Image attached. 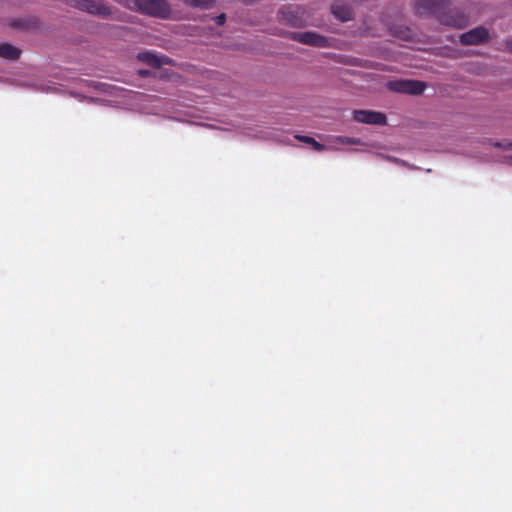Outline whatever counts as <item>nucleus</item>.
<instances>
[{"mask_svg": "<svg viewBox=\"0 0 512 512\" xmlns=\"http://www.w3.org/2000/svg\"><path fill=\"white\" fill-rule=\"evenodd\" d=\"M280 20L294 27H303L306 25L304 11L298 7H284L279 11Z\"/></svg>", "mask_w": 512, "mask_h": 512, "instance_id": "obj_3", "label": "nucleus"}, {"mask_svg": "<svg viewBox=\"0 0 512 512\" xmlns=\"http://www.w3.org/2000/svg\"><path fill=\"white\" fill-rule=\"evenodd\" d=\"M495 147L502 148V149H512V143H501V142H495L493 143Z\"/></svg>", "mask_w": 512, "mask_h": 512, "instance_id": "obj_16", "label": "nucleus"}, {"mask_svg": "<svg viewBox=\"0 0 512 512\" xmlns=\"http://www.w3.org/2000/svg\"><path fill=\"white\" fill-rule=\"evenodd\" d=\"M332 13L341 21H349L352 19L353 11L351 7L343 3H335L332 5Z\"/></svg>", "mask_w": 512, "mask_h": 512, "instance_id": "obj_9", "label": "nucleus"}, {"mask_svg": "<svg viewBox=\"0 0 512 512\" xmlns=\"http://www.w3.org/2000/svg\"><path fill=\"white\" fill-rule=\"evenodd\" d=\"M0 56L6 59L14 60L20 56V50L12 45L0 44Z\"/></svg>", "mask_w": 512, "mask_h": 512, "instance_id": "obj_12", "label": "nucleus"}, {"mask_svg": "<svg viewBox=\"0 0 512 512\" xmlns=\"http://www.w3.org/2000/svg\"><path fill=\"white\" fill-rule=\"evenodd\" d=\"M326 142L331 151H341L346 145H360L361 139L347 136H327Z\"/></svg>", "mask_w": 512, "mask_h": 512, "instance_id": "obj_8", "label": "nucleus"}, {"mask_svg": "<svg viewBox=\"0 0 512 512\" xmlns=\"http://www.w3.org/2000/svg\"><path fill=\"white\" fill-rule=\"evenodd\" d=\"M85 9L92 14H101L104 13V8L100 7L99 5H96L94 3L87 2L85 4Z\"/></svg>", "mask_w": 512, "mask_h": 512, "instance_id": "obj_14", "label": "nucleus"}, {"mask_svg": "<svg viewBox=\"0 0 512 512\" xmlns=\"http://www.w3.org/2000/svg\"><path fill=\"white\" fill-rule=\"evenodd\" d=\"M293 39L302 44L315 47H329L331 45V42L328 38L311 31L294 33Z\"/></svg>", "mask_w": 512, "mask_h": 512, "instance_id": "obj_4", "label": "nucleus"}, {"mask_svg": "<svg viewBox=\"0 0 512 512\" xmlns=\"http://www.w3.org/2000/svg\"><path fill=\"white\" fill-rule=\"evenodd\" d=\"M355 121L370 125H385L386 115L381 112L371 110H355L353 112Z\"/></svg>", "mask_w": 512, "mask_h": 512, "instance_id": "obj_6", "label": "nucleus"}, {"mask_svg": "<svg viewBox=\"0 0 512 512\" xmlns=\"http://www.w3.org/2000/svg\"><path fill=\"white\" fill-rule=\"evenodd\" d=\"M138 59L152 67H159L168 63V59L158 56L152 52H142L138 54Z\"/></svg>", "mask_w": 512, "mask_h": 512, "instance_id": "obj_11", "label": "nucleus"}, {"mask_svg": "<svg viewBox=\"0 0 512 512\" xmlns=\"http://www.w3.org/2000/svg\"><path fill=\"white\" fill-rule=\"evenodd\" d=\"M215 21H216V23H217L218 25H222V24H224V23H225V21H226V15H225V14H221V15L217 16V17L215 18Z\"/></svg>", "mask_w": 512, "mask_h": 512, "instance_id": "obj_18", "label": "nucleus"}, {"mask_svg": "<svg viewBox=\"0 0 512 512\" xmlns=\"http://www.w3.org/2000/svg\"><path fill=\"white\" fill-rule=\"evenodd\" d=\"M431 2L432 0H421L419 6H428Z\"/></svg>", "mask_w": 512, "mask_h": 512, "instance_id": "obj_19", "label": "nucleus"}, {"mask_svg": "<svg viewBox=\"0 0 512 512\" xmlns=\"http://www.w3.org/2000/svg\"><path fill=\"white\" fill-rule=\"evenodd\" d=\"M190 7L209 9L213 6L215 0H183Z\"/></svg>", "mask_w": 512, "mask_h": 512, "instance_id": "obj_13", "label": "nucleus"}, {"mask_svg": "<svg viewBox=\"0 0 512 512\" xmlns=\"http://www.w3.org/2000/svg\"><path fill=\"white\" fill-rule=\"evenodd\" d=\"M312 148L315 150V151H325V150H329L328 149V143L325 141V144H321L319 142H317L316 140H314V142H312Z\"/></svg>", "mask_w": 512, "mask_h": 512, "instance_id": "obj_15", "label": "nucleus"}, {"mask_svg": "<svg viewBox=\"0 0 512 512\" xmlns=\"http://www.w3.org/2000/svg\"><path fill=\"white\" fill-rule=\"evenodd\" d=\"M296 138L302 142L312 144L314 142V139L308 136H296Z\"/></svg>", "mask_w": 512, "mask_h": 512, "instance_id": "obj_17", "label": "nucleus"}, {"mask_svg": "<svg viewBox=\"0 0 512 512\" xmlns=\"http://www.w3.org/2000/svg\"><path fill=\"white\" fill-rule=\"evenodd\" d=\"M387 88L397 93L419 95L425 90V83L417 80H394L386 84Z\"/></svg>", "mask_w": 512, "mask_h": 512, "instance_id": "obj_2", "label": "nucleus"}, {"mask_svg": "<svg viewBox=\"0 0 512 512\" xmlns=\"http://www.w3.org/2000/svg\"><path fill=\"white\" fill-rule=\"evenodd\" d=\"M510 50H512V40L508 43Z\"/></svg>", "mask_w": 512, "mask_h": 512, "instance_id": "obj_21", "label": "nucleus"}, {"mask_svg": "<svg viewBox=\"0 0 512 512\" xmlns=\"http://www.w3.org/2000/svg\"><path fill=\"white\" fill-rule=\"evenodd\" d=\"M128 7L143 14L167 18L170 13V5L165 0H129Z\"/></svg>", "mask_w": 512, "mask_h": 512, "instance_id": "obj_1", "label": "nucleus"}, {"mask_svg": "<svg viewBox=\"0 0 512 512\" xmlns=\"http://www.w3.org/2000/svg\"><path fill=\"white\" fill-rule=\"evenodd\" d=\"M507 163H508V164H510V165H512V156H511V157H509V158H507Z\"/></svg>", "mask_w": 512, "mask_h": 512, "instance_id": "obj_20", "label": "nucleus"}, {"mask_svg": "<svg viewBox=\"0 0 512 512\" xmlns=\"http://www.w3.org/2000/svg\"><path fill=\"white\" fill-rule=\"evenodd\" d=\"M244 135H246L247 137H250L252 139H257V140H277V141L283 142L282 140L277 138V133L272 130L260 129V130L252 131L250 129H247L244 132Z\"/></svg>", "mask_w": 512, "mask_h": 512, "instance_id": "obj_10", "label": "nucleus"}, {"mask_svg": "<svg viewBox=\"0 0 512 512\" xmlns=\"http://www.w3.org/2000/svg\"><path fill=\"white\" fill-rule=\"evenodd\" d=\"M491 38L490 32L485 27H477L460 36V42L464 45H479Z\"/></svg>", "mask_w": 512, "mask_h": 512, "instance_id": "obj_5", "label": "nucleus"}, {"mask_svg": "<svg viewBox=\"0 0 512 512\" xmlns=\"http://www.w3.org/2000/svg\"><path fill=\"white\" fill-rule=\"evenodd\" d=\"M440 22L447 26L463 28L468 24V17L460 10L452 9L441 15Z\"/></svg>", "mask_w": 512, "mask_h": 512, "instance_id": "obj_7", "label": "nucleus"}]
</instances>
